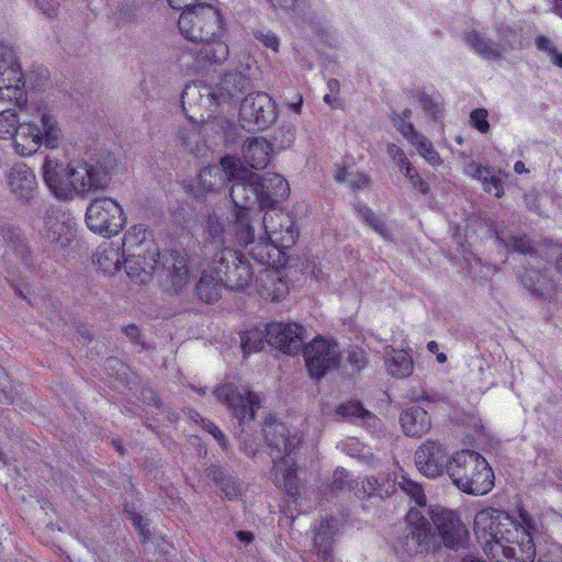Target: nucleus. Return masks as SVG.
Wrapping results in <instances>:
<instances>
[{"label":"nucleus","instance_id":"nucleus-1","mask_svg":"<svg viewBox=\"0 0 562 562\" xmlns=\"http://www.w3.org/2000/svg\"><path fill=\"white\" fill-rule=\"evenodd\" d=\"M473 531L492 562H532L536 557L535 524L526 512L514 518L505 510L484 508L474 517Z\"/></svg>","mask_w":562,"mask_h":562},{"label":"nucleus","instance_id":"nucleus-2","mask_svg":"<svg viewBox=\"0 0 562 562\" xmlns=\"http://www.w3.org/2000/svg\"><path fill=\"white\" fill-rule=\"evenodd\" d=\"M119 165V160L111 154L68 164L55 155H47L42 165V177L56 198L70 200L108 188L111 175L117 170Z\"/></svg>","mask_w":562,"mask_h":562},{"label":"nucleus","instance_id":"nucleus-3","mask_svg":"<svg viewBox=\"0 0 562 562\" xmlns=\"http://www.w3.org/2000/svg\"><path fill=\"white\" fill-rule=\"evenodd\" d=\"M178 26L186 40L201 45L199 60L210 64H222L227 60V22L217 7L209 3L192 5L181 12Z\"/></svg>","mask_w":562,"mask_h":562},{"label":"nucleus","instance_id":"nucleus-4","mask_svg":"<svg viewBox=\"0 0 562 562\" xmlns=\"http://www.w3.org/2000/svg\"><path fill=\"white\" fill-rule=\"evenodd\" d=\"M64 139V132L54 112L43 103H35L27 108V117L20 123L13 138V150L21 157H31L42 146L58 148Z\"/></svg>","mask_w":562,"mask_h":562},{"label":"nucleus","instance_id":"nucleus-5","mask_svg":"<svg viewBox=\"0 0 562 562\" xmlns=\"http://www.w3.org/2000/svg\"><path fill=\"white\" fill-rule=\"evenodd\" d=\"M263 432L271 448L273 459L272 476L276 484L283 486L288 494L297 495L295 463L291 453L301 443L303 435L297 429H290L285 424L269 419L265 423Z\"/></svg>","mask_w":562,"mask_h":562},{"label":"nucleus","instance_id":"nucleus-6","mask_svg":"<svg viewBox=\"0 0 562 562\" xmlns=\"http://www.w3.org/2000/svg\"><path fill=\"white\" fill-rule=\"evenodd\" d=\"M448 475L452 484L461 492L481 496L494 487V472L480 453L461 450L452 454Z\"/></svg>","mask_w":562,"mask_h":562},{"label":"nucleus","instance_id":"nucleus-7","mask_svg":"<svg viewBox=\"0 0 562 562\" xmlns=\"http://www.w3.org/2000/svg\"><path fill=\"white\" fill-rule=\"evenodd\" d=\"M87 227L94 234L112 237L120 234L126 225L122 205L109 196L93 199L86 210Z\"/></svg>","mask_w":562,"mask_h":562},{"label":"nucleus","instance_id":"nucleus-8","mask_svg":"<svg viewBox=\"0 0 562 562\" xmlns=\"http://www.w3.org/2000/svg\"><path fill=\"white\" fill-rule=\"evenodd\" d=\"M0 98L19 106L26 103L21 65L12 46L0 41Z\"/></svg>","mask_w":562,"mask_h":562},{"label":"nucleus","instance_id":"nucleus-9","mask_svg":"<svg viewBox=\"0 0 562 562\" xmlns=\"http://www.w3.org/2000/svg\"><path fill=\"white\" fill-rule=\"evenodd\" d=\"M213 265H217L225 286L233 291H243L248 288L252 281V269L248 261L231 248H222L213 255Z\"/></svg>","mask_w":562,"mask_h":562},{"label":"nucleus","instance_id":"nucleus-10","mask_svg":"<svg viewBox=\"0 0 562 562\" xmlns=\"http://www.w3.org/2000/svg\"><path fill=\"white\" fill-rule=\"evenodd\" d=\"M239 116L244 127L265 130L276 122L278 112L273 100L267 93L254 92L241 101Z\"/></svg>","mask_w":562,"mask_h":562},{"label":"nucleus","instance_id":"nucleus-11","mask_svg":"<svg viewBox=\"0 0 562 562\" xmlns=\"http://www.w3.org/2000/svg\"><path fill=\"white\" fill-rule=\"evenodd\" d=\"M304 357L310 375L319 379L339 364L340 350L335 341L318 336L304 348Z\"/></svg>","mask_w":562,"mask_h":562},{"label":"nucleus","instance_id":"nucleus-12","mask_svg":"<svg viewBox=\"0 0 562 562\" xmlns=\"http://www.w3.org/2000/svg\"><path fill=\"white\" fill-rule=\"evenodd\" d=\"M259 227L260 235L268 241L279 246L283 251L293 246L299 237L293 217L280 210L266 212Z\"/></svg>","mask_w":562,"mask_h":562},{"label":"nucleus","instance_id":"nucleus-13","mask_svg":"<svg viewBox=\"0 0 562 562\" xmlns=\"http://www.w3.org/2000/svg\"><path fill=\"white\" fill-rule=\"evenodd\" d=\"M259 225L257 227L254 225L251 210H236L235 221L227 229H224L218 221H211L209 233L214 238L223 235L225 239H234L239 245L247 247L261 234Z\"/></svg>","mask_w":562,"mask_h":562},{"label":"nucleus","instance_id":"nucleus-14","mask_svg":"<svg viewBox=\"0 0 562 562\" xmlns=\"http://www.w3.org/2000/svg\"><path fill=\"white\" fill-rule=\"evenodd\" d=\"M361 486L357 483V487L355 491V494L361 498L366 496H372L374 494L380 495V497H383L384 495H390L391 493L395 492V486L398 485V487L414 498L416 505L424 506L426 504V497L418 484L415 482L408 480L403 474H394V479L392 483L389 481L386 483H380L379 479L376 477H367L366 480L361 481Z\"/></svg>","mask_w":562,"mask_h":562},{"label":"nucleus","instance_id":"nucleus-15","mask_svg":"<svg viewBox=\"0 0 562 562\" xmlns=\"http://www.w3.org/2000/svg\"><path fill=\"white\" fill-rule=\"evenodd\" d=\"M216 398L226 404L233 414L241 422L252 419L260 404L259 396L244 385L224 384L214 391Z\"/></svg>","mask_w":562,"mask_h":562},{"label":"nucleus","instance_id":"nucleus-16","mask_svg":"<svg viewBox=\"0 0 562 562\" xmlns=\"http://www.w3.org/2000/svg\"><path fill=\"white\" fill-rule=\"evenodd\" d=\"M430 517L446 547L459 549L465 546L469 532L456 512L435 507L430 510Z\"/></svg>","mask_w":562,"mask_h":562},{"label":"nucleus","instance_id":"nucleus-17","mask_svg":"<svg viewBox=\"0 0 562 562\" xmlns=\"http://www.w3.org/2000/svg\"><path fill=\"white\" fill-rule=\"evenodd\" d=\"M236 177H231V198L237 210H251L259 203V175L240 165L237 159Z\"/></svg>","mask_w":562,"mask_h":562},{"label":"nucleus","instance_id":"nucleus-18","mask_svg":"<svg viewBox=\"0 0 562 562\" xmlns=\"http://www.w3.org/2000/svg\"><path fill=\"white\" fill-rule=\"evenodd\" d=\"M266 341L283 353L295 355L301 350L305 328L297 323L274 322L266 326Z\"/></svg>","mask_w":562,"mask_h":562},{"label":"nucleus","instance_id":"nucleus-19","mask_svg":"<svg viewBox=\"0 0 562 562\" xmlns=\"http://www.w3.org/2000/svg\"><path fill=\"white\" fill-rule=\"evenodd\" d=\"M451 457L441 443L432 440L424 442L414 456L418 471L430 479L448 473Z\"/></svg>","mask_w":562,"mask_h":562},{"label":"nucleus","instance_id":"nucleus-20","mask_svg":"<svg viewBox=\"0 0 562 562\" xmlns=\"http://www.w3.org/2000/svg\"><path fill=\"white\" fill-rule=\"evenodd\" d=\"M237 158L225 156L221 159L218 166L204 168L200 171L195 184L194 193L206 195L218 191L231 177H236L235 170Z\"/></svg>","mask_w":562,"mask_h":562},{"label":"nucleus","instance_id":"nucleus-21","mask_svg":"<svg viewBox=\"0 0 562 562\" xmlns=\"http://www.w3.org/2000/svg\"><path fill=\"white\" fill-rule=\"evenodd\" d=\"M134 235L128 232L124 235L122 245L102 243L93 254V265L104 274L114 276L124 262L125 251H131Z\"/></svg>","mask_w":562,"mask_h":562},{"label":"nucleus","instance_id":"nucleus-22","mask_svg":"<svg viewBox=\"0 0 562 562\" xmlns=\"http://www.w3.org/2000/svg\"><path fill=\"white\" fill-rule=\"evenodd\" d=\"M10 193L22 202L32 200L37 190L34 171L24 162L14 164L7 176Z\"/></svg>","mask_w":562,"mask_h":562},{"label":"nucleus","instance_id":"nucleus-23","mask_svg":"<svg viewBox=\"0 0 562 562\" xmlns=\"http://www.w3.org/2000/svg\"><path fill=\"white\" fill-rule=\"evenodd\" d=\"M407 533L404 538L403 548L408 554H416L424 551L429 536L428 521L418 508H411L406 515Z\"/></svg>","mask_w":562,"mask_h":562},{"label":"nucleus","instance_id":"nucleus-24","mask_svg":"<svg viewBox=\"0 0 562 562\" xmlns=\"http://www.w3.org/2000/svg\"><path fill=\"white\" fill-rule=\"evenodd\" d=\"M215 92L206 85L192 83L188 85L181 95V106L186 112L188 120H193L194 114L199 110L212 112L215 106Z\"/></svg>","mask_w":562,"mask_h":562},{"label":"nucleus","instance_id":"nucleus-25","mask_svg":"<svg viewBox=\"0 0 562 562\" xmlns=\"http://www.w3.org/2000/svg\"><path fill=\"white\" fill-rule=\"evenodd\" d=\"M40 234L45 243L58 248L67 247L74 237L71 223L67 222L65 215L59 212H52L45 217Z\"/></svg>","mask_w":562,"mask_h":562},{"label":"nucleus","instance_id":"nucleus-26","mask_svg":"<svg viewBox=\"0 0 562 562\" xmlns=\"http://www.w3.org/2000/svg\"><path fill=\"white\" fill-rule=\"evenodd\" d=\"M259 205L261 209L273 207L284 201L290 194L288 181L278 173L259 176Z\"/></svg>","mask_w":562,"mask_h":562},{"label":"nucleus","instance_id":"nucleus-27","mask_svg":"<svg viewBox=\"0 0 562 562\" xmlns=\"http://www.w3.org/2000/svg\"><path fill=\"white\" fill-rule=\"evenodd\" d=\"M280 268H265L257 276L255 286L262 299L279 301L286 295L289 289Z\"/></svg>","mask_w":562,"mask_h":562},{"label":"nucleus","instance_id":"nucleus-28","mask_svg":"<svg viewBox=\"0 0 562 562\" xmlns=\"http://www.w3.org/2000/svg\"><path fill=\"white\" fill-rule=\"evenodd\" d=\"M225 286V279L217 265H213V257L205 268L201 270V276L196 282V293L201 300L206 303L216 302Z\"/></svg>","mask_w":562,"mask_h":562},{"label":"nucleus","instance_id":"nucleus-29","mask_svg":"<svg viewBox=\"0 0 562 562\" xmlns=\"http://www.w3.org/2000/svg\"><path fill=\"white\" fill-rule=\"evenodd\" d=\"M137 248V252H128L127 257H124L125 271L133 282L146 283L150 279L154 270L155 254L150 257H146L145 252L147 249L142 241L138 244Z\"/></svg>","mask_w":562,"mask_h":562},{"label":"nucleus","instance_id":"nucleus-30","mask_svg":"<svg viewBox=\"0 0 562 562\" xmlns=\"http://www.w3.org/2000/svg\"><path fill=\"white\" fill-rule=\"evenodd\" d=\"M248 247V254L251 258L267 266V268L283 267L285 265V252L279 246L265 239L261 235H258V239Z\"/></svg>","mask_w":562,"mask_h":562},{"label":"nucleus","instance_id":"nucleus-31","mask_svg":"<svg viewBox=\"0 0 562 562\" xmlns=\"http://www.w3.org/2000/svg\"><path fill=\"white\" fill-rule=\"evenodd\" d=\"M198 266L199 261L195 258H189L183 255L173 257L172 269L169 277L171 286L176 292L181 291L190 283Z\"/></svg>","mask_w":562,"mask_h":562},{"label":"nucleus","instance_id":"nucleus-32","mask_svg":"<svg viewBox=\"0 0 562 562\" xmlns=\"http://www.w3.org/2000/svg\"><path fill=\"white\" fill-rule=\"evenodd\" d=\"M243 156L251 168H265L270 160L271 145L262 137L248 138L244 144Z\"/></svg>","mask_w":562,"mask_h":562},{"label":"nucleus","instance_id":"nucleus-33","mask_svg":"<svg viewBox=\"0 0 562 562\" xmlns=\"http://www.w3.org/2000/svg\"><path fill=\"white\" fill-rule=\"evenodd\" d=\"M401 425L407 436L420 437L430 428V418L425 408L412 406L401 415Z\"/></svg>","mask_w":562,"mask_h":562},{"label":"nucleus","instance_id":"nucleus-34","mask_svg":"<svg viewBox=\"0 0 562 562\" xmlns=\"http://www.w3.org/2000/svg\"><path fill=\"white\" fill-rule=\"evenodd\" d=\"M338 531V522L334 518L325 519L315 530L314 547L323 555L324 562H330L331 542Z\"/></svg>","mask_w":562,"mask_h":562},{"label":"nucleus","instance_id":"nucleus-35","mask_svg":"<svg viewBox=\"0 0 562 562\" xmlns=\"http://www.w3.org/2000/svg\"><path fill=\"white\" fill-rule=\"evenodd\" d=\"M248 83V79L241 72L225 74L221 79L215 92V101H227L241 92Z\"/></svg>","mask_w":562,"mask_h":562},{"label":"nucleus","instance_id":"nucleus-36","mask_svg":"<svg viewBox=\"0 0 562 562\" xmlns=\"http://www.w3.org/2000/svg\"><path fill=\"white\" fill-rule=\"evenodd\" d=\"M385 367L393 378L404 379L413 373L414 363L407 351L392 349L386 353Z\"/></svg>","mask_w":562,"mask_h":562},{"label":"nucleus","instance_id":"nucleus-37","mask_svg":"<svg viewBox=\"0 0 562 562\" xmlns=\"http://www.w3.org/2000/svg\"><path fill=\"white\" fill-rule=\"evenodd\" d=\"M521 283L535 295L542 297H549L555 292V283L548 277L547 273L540 271H526L521 278Z\"/></svg>","mask_w":562,"mask_h":562},{"label":"nucleus","instance_id":"nucleus-38","mask_svg":"<svg viewBox=\"0 0 562 562\" xmlns=\"http://www.w3.org/2000/svg\"><path fill=\"white\" fill-rule=\"evenodd\" d=\"M467 44L480 56L486 59H498L503 56V48L476 31H471L465 35Z\"/></svg>","mask_w":562,"mask_h":562},{"label":"nucleus","instance_id":"nucleus-39","mask_svg":"<svg viewBox=\"0 0 562 562\" xmlns=\"http://www.w3.org/2000/svg\"><path fill=\"white\" fill-rule=\"evenodd\" d=\"M407 142L417 150V153L431 166H439L441 158L434 148L431 142L420 132L416 131Z\"/></svg>","mask_w":562,"mask_h":562},{"label":"nucleus","instance_id":"nucleus-40","mask_svg":"<svg viewBox=\"0 0 562 562\" xmlns=\"http://www.w3.org/2000/svg\"><path fill=\"white\" fill-rule=\"evenodd\" d=\"M335 179L338 182H344L352 189H363L370 183L367 175L353 170L350 166L338 167L335 172Z\"/></svg>","mask_w":562,"mask_h":562},{"label":"nucleus","instance_id":"nucleus-41","mask_svg":"<svg viewBox=\"0 0 562 562\" xmlns=\"http://www.w3.org/2000/svg\"><path fill=\"white\" fill-rule=\"evenodd\" d=\"M188 127L181 128L179 136L182 145L192 153H199L201 150V133L198 125V119L188 120Z\"/></svg>","mask_w":562,"mask_h":562},{"label":"nucleus","instance_id":"nucleus-42","mask_svg":"<svg viewBox=\"0 0 562 562\" xmlns=\"http://www.w3.org/2000/svg\"><path fill=\"white\" fill-rule=\"evenodd\" d=\"M19 117L15 112L5 110L0 112V139H11L16 135L20 128Z\"/></svg>","mask_w":562,"mask_h":562},{"label":"nucleus","instance_id":"nucleus-43","mask_svg":"<svg viewBox=\"0 0 562 562\" xmlns=\"http://www.w3.org/2000/svg\"><path fill=\"white\" fill-rule=\"evenodd\" d=\"M266 334L255 328L246 331L241 337V348L245 355L259 351L265 344Z\"/></svg>","mask_w":562,"mask_h":562},{"label":"nucleus","instance_id":"nucleus-44","mask_svg":"<svg viewBox=\"0 0 562 562\" xmlns=\"http://www.w3.org/2000/svg\"><path fill=\"white\" fill-rule=\"evenodd\" d=\"M412 116V110L405 109L401 113H394L392 115V122L394 127L403 135L404 138L408 139L415 132V127L409 121Z\"/></svg>","mask_w":562,"mask_h":562},{"label":"nucleus","instance_id":"nucleus-45","mask_svg":"<svg viewBox=\"0 0 562 562\" xmlns=\"http://www.w3.org/2000/svg\"><path fill=\"white\" fill-rule=\"evenodd\" d=\"M358 212L361 217L383 238L389 239L391 237V233L386 224L381 218L376 217L369 207L359 206Z\"/></svg>","mask_w":562,"mask_h":562},{"label":"nucleus","instance_id":"nucleus-46","mask_svg":"<svg viewBox=\"0 0 562 562\" xmlns=\"http://www.w3.org/2000/svg\"><path fill=\"white\" fill-rule=\"evenodd\" d=\"M336 414L342 418H360L367 419L371 418L370 412L364 409L360 403L358 402H348L346 404H341L337 407Z\"/></svg>","mask_w":562,"mask_h":562},{"label":"nucleus","instance_id":"nucleus-47","mask_svg":"<svg viewBox=\"0 0 562 562\" xmlns=\"http://www.w3.org/2000/svg\"><path fill=\"white\" fill-rule=\"evenodd\" d=\"M418 105L419 109L432 120H437L442 116L443 110L438 99L423 94L418 100Z\"/></svg>","mask_w":562,"mask_h":562},{"label":"nucleus","instance_id":"nucleus-48","mask_svg":"<svg viewBox=\"0 0 562 562\" xmlns=\"http://www.w3.org/2000/svg\"><path fill=\"white\" fill-rule=\"evenodd\" d=\"M274 140L280 149L290 148L295 140V127L281 126L274 133Z\"/></svg>","mask_w":562,"mask_h":562},{"label":"nucleus","instance_id":"nucleus-49","mask_svg":"<svg viewBox=\"0 0 562 562\" xmlns=\"http://www.w3.org/2000/svg\"><path fill=\"white\" fill-rule=\"evenodd\" d=\"M537 48L547 52L554 65L562 67V54L557 50L553 43L546 36L536 38Z\"/></svg>","mask_w":562,"mask_h":562},{"label":"nucleus","instance_id":"nucleus-50","mask_svg":"<svg viewBox=\"0 0 562 562\" xmlns=\"http://www.w3.org/2000/svg\"><path fill=\"white\" fill-rule=\"evenodd\" d=\"M400 171L408 179V181L414 188L419 189L420 192L424 194L428 192L427 183L424 182V180L418 175V172L413 168L411 162L402 167Z\"/></svg>","mask_w":562,"mask_h":562},{"label":"nucleus","instance_id":"nucleus-51","mask_svg":"<svg viewBox=\"0 0 562 562\" xmlns=\"http://www.w3.org/2000/svg\"><path fill=\"white\" fill-rule=\"evenodd\" d=\"M470 121L472 125L481 133H487L490 124L487 122V111L484 109H476L471 112Z\"/></svg>","mask_w":562,"mask_h":562},{"label":"nucleus","instance_id":"nucleus-52","mask_svg":"<svg viewBox=\"0 0 562 562\" xmlns=\"http://www.w3.org/2000/svg\"><path fill=\"white\" fill-rule=\"evenodd\" d=\"M254 36L257 41L262 43L265 47L270 48L274 53L279 52L280 41L276 34L271 32L256 31Z\"/></svg>","mask_w":562,"mask_h":562},{"label":"nucleus","instance_id":"nucleus-53","mask_svg":"<svg viewBox=\"0 0 562 562\" xmlns=\"http://www.w3.org/2000/svg\"><path fill=\"white\" fill-rule=\"evenodd\" d=\"M341 450L347 454L355 458L364 457V446L353 437L348 438L345 442H341Z\"/></svg>","mask_w":562,"mask_h":562},{"label":"nucleus","instance_id":"nucleus-54","mask_svg":"<svg viewBox=\"0 0 562 562\" xmlns=\"http://www.w3.org/2000/svg\"><path fill=\"white\" fill-rule=\"evenodd\" d=\"M484 190L488 193L494 194L496 198H501L503 194V188L501 179L494 175H486L481 181Z\"/></svg>","mask_w":562,"mask_h":562},{"label":"nucleus","instance_id":"nucleus-55","mask_svg":"<svg viewBox=\"0 0 562 562\" xmlns=\"http://www.w3.org/2000/svg\"><path fill=\"white\" fill-rule=\"evenodd\" d=\"M387 154L392 158V160L396 162L400 169L405 165L409 164L403 149L395 144H391L387 146Z\"/></svg>","mask_w":562,"mask_h":562},{"label":"nucleus","instance_id":"nucleus-56","mask_svg":"<svg viewBox=\"0 0 562 562\" xmlns=\"http://www.w3.org/2000/svg\"><path fill=\"white\" fill-rule=\"evenodd\" d=\"M464 172L482 181L486 175H490V169L482 167L481 165H477L474 161H470L464 165Z\"/></svg>","mask_w":562,"mask_h":562},{"label":"nucleus","instance_id":"nucleus-57","mask_svg":"<svg viewBox=\"0 0 562 562\" xmlns=\"http://www.w3.org/2000/svg\"><path fill=\"white\" fill-rule=\"evenodd\" d=\"M0 235L8 243H14L20 237V231L11 225H2Z\"/></svg>","mask_w":562,"mask_h":562},{"label":"nucleus","instance_id":"nucleus-58","mask_svg":"<svg viewBox=\"0 0 562 562\" xmlns=\"http://www.w3.org/2000/svg\"><path fill=\"white\" fill-rule=\"evenodd\" d=\"M349 473L346 470H337L334 475V488L342 490L345 485H349Z\"/></svg>","mask_w":562,"mask_h":562},{"label":"nucleus","instance_id":"nucleus-59","mask_svg":"<svg viewBox=\"0 0 562 562\" xmlns=\"http://www.w3.org/2000/svg\"><path fill=\"white\" fill-rule=\"evenodd\" d=\"M205 428L211 435H213V437L218 441L222 448L225 449L226 445L223 432L214 424L210 422L205 424Z\"/></svg>","mask_w":562,"mask_h":562},{"label":"nucleus","instance_id":"nucleus-60","mask_svg":"<svg viewBox=\"0 0 562 562\" xmlns=\"http://www.w3.org/2000/svg\"><path fill=\"white\" fill-rule=\"evenodd\" d=\"M427 349L431 353L436 355V359L439 363L447 362L448 358H447L446 353L439 351V345L435 340H431L427 344Z\"/></svg>","mask_w":562,"mask_h":562},{"label":"nucleus","instance_id":"nucleus-61","mask_svg":"<svg viewBox=\"0 0 562 562\" xmlns=\"http://www.w3.org/2000/svg\"><path fill=\"white\" fill-rule=\"evenodd\" d=\"M130 516H131V520L133 521V524L135 525V527L137 528L139 533L143 535L144 538H146L147 537L146 530H145L146 524L144 522L143 517L135 513H131Z\"/></svg>","mask_w":562,"mask_h":562},{"label":"nucleus","instance_id":"nucleus-62","mask_svg":"<svg viewBox=\"0 0 562 562\" xmlns=\"http://www.w3.org/2000/svg\"><path fill=\"white\" fill-rule=\"evenodd\" d=\"M193 0H167L168 4L176 10H181L186 8V10L191 5Z\"/></svg>","mask_w":562,"mask_h":562},{"label":"nucleus","instance_id":"nucleus-63","mask_svg":"<svg viewBox=\"0 0 562 562\" xmlns=\"http://www.w3.org/2000/svg\"><path fill=\"white\" fill-rule=\"evenodd\" d=\"M274 8L289 9L295 0H269Z\"/></svg>","mask_w":562,"mask_h":562},{"label":"nucleus","instance_id":"nucleus-64","mask_svg":"<svg viewBox=\"0 0 562 562\" xmlns=\"http://www.w3.org/2000/svg\"><path fill=\"white\" fill-rule=\"evenodd\" d=\"M9 383L7 374L0 368V390L3 393L5 400H9V396L5 393L7 384Z\"/></svg>","mask_w":562,"mask_h":562}]
</instances>
